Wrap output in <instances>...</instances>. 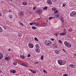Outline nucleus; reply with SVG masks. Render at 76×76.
<instances>
[{"instance_id": "f257e3e1", "label": "nucleus", "mask_w": 76, "mask_h": 76, "mask_svg": "<svg viewBox=\"0 0 76 76\" xmlns=\"http://www.w3.org/2000/svg\"><path fill=\"white\" fill-rule=\"evenodd\" d=\"M45 44L46 45L48 46L49 45H51L52 44V42L50 40H47L45 41Z\"/></svg>"}, {"instance_id": "f03ea898", "label": "nucleus", "mask_w": 76, "mask_h": 76, "mask_svg": "<svg viewBox=\"0 0 76 76\" xmlns=\"http://www.w3.org/2000/svg\"><path fill=\"white\" fill-rule=\"evenodd\" d=\"M65 61H66L64 60H60L58 61V63L59 64H60V65H64V64H66V63H65Z\"/></svg>"}, {"instance_id": "7ed1b4c3", "label": "nucleus", "mask_w": 76, "mask_h": 76, "mask_svg": "<svg viewBox=\"0 0 76 76\" xmlns=\"http://www.w3.org/2000/svg\"><path fill=\"white\" fill-rule=\"evenodd\" d=\"M70 15L71 17L73 18L74 17H76V12L75 11H73L71 12Z\"/></svg>"}, {"instance_id": "20e7f679", "label": "nucleus", "mask_w": 76, "mask_h": 76, "mask_svg": "<svg viewBox=\"0 0 76 76\" xmlns=\"http://www.w3.org/2000/svg\"><path fill=\"white\" fill-rule=\"evenodd\" d=\"M59 18L62 23H64V18H63L62 16L60 17Z\"/></svg>"}, {"instance_id": "39448f33", "label": "nucleus", "mask_w": 76, "mask_h": 76, "mask_svg": "<svg viewBox=\"0 0 76 76\" xmlns=\"http://www.w3.org/2000/svg\"><path fill=\"white\" fill-rule=\"evenodd\" d=\"M28 46L30 48H34V45L31 43H28Z\"/></svg>"}, {"instance_id": "423d86ee", "label": "nucleus", "mask_w": 76, "mask_h": 76, "mask_svg": "<svg viewBox=\"0 0 76 76\" xmlns=\"http://www.w3.org/2000/svg\"><path fill=\"white\" fill-rule=\"evenodd\" d=\"M47 3L48 4L51 5V4H52V1L51 0H48L47 1Z\"/></svg>"}, {"instance_id": "0eeeda50", "label": "nucleus", "mask_w": 76, "mask_h": 76, "mask_svg": "<svg viewBox=\"0 0 76 76\" xmlns=\"http://www.w3.org/2000/svg\"><path fill=\"white\" fill-rule=\"evenodd\" d=\"M29 70L30 72H31L32 73H34V74H35L37 73V72L35 71V70H34L31 69H29Z\"/></svg>"}, {"instance_id": "6e6552de", "label": "nucleus", "mask_w": 76, "mask_h": 76, "mask_svg": "<svg viewBox=\"0 0 76 76\" xmlns=\"http://www.w3.org/2000/svg\"><path fill=\"white\" fill-rule=\"evenodd\" d=\"M46 25H47V23H43L42 24V25L39 24V26H40L41 27V26L44 27L45 26H46Z\"/></svg>"}, {"instance_id": "1a4fd4ad", "label": "nucleus", "mask_w": 76, "mask_h": 76, "mask_svg": "<svg viewBox=\"0 0 76 76\" xmlns=\"http://www.w3.org/2000/svg\"><path fill=\"white\" fill-rule=\"evenodd\" d=\"M35 51H36V53H39L40 50H39V48H36L35 49Z\"/></svg>"}, {"instance_id": "9d476101", "label": "nucleus", "mask_w": 76, "mask_h": 76, "mask_svg": "<svg viewBox=\"0 0 76 76\" xmlns=\"http://www.w3.org/2000/svg\"><path fill=\"white\" fill-rule=\"evenodd\" d=\"M70 42L67 41H65L64 42V44L66 46V47L68 45V44H69V43Z\"/></svg>"}, {"instance_id": "9b49d317", "label": "nucleus", "mask_w": 76, "mask_h": 76, "mask_svg": "<svg viewBox=\"0 0 76 76\" xmlns=\"http://www.w3.org/2000/svg\"><path fill=\"white\" fill-rule=\"evenodd\" d=\"M55 53L57 54H58L60 53V51L58 50H55Z\"/></svg>"}, {"instance_id": "f8f14e48", "label": "nucleus", "mask_w": 76, "mask_h": 76, "mask_svg": "<svg viewBox=\"0 0 76 76\" xmlns=\"http://www.w3.org/2000/svg\"><path fill=\"white\" fill-rule=\"evenodd\" d=\"M69 67H72V68H75V65L74 64H70L69 65Z\"/></svg>"}, {"instance_id": "ddd939ff", "label": "nucleus", "mask_w": 76, "mask_h": 76, "mask_svg": "<svg viewBox=\"0 0 76 76\" xmlns=\"http://www.w3.org/2000/svg\"><path fill=\"white\" fill-rule=\"evenodd\" d=\"M3 58V53L1 52H0V59H2Z\"/></svg>"}, {"instance_id": "4468645a", "label": "nucleus", "mask_w": 76, "mask_h": 76, "mask_svg": "<svg viewBox=\"0 0 76 76\" xmlns=\"http://www.w3.org/2000/svg\"><path fill=\"white\" fill-rule=\"evenodd\" d=\"M22 4L24 6H26L28 4V2L26 1H24L23 2Z\"/></svg>"}, {"instance_id": "2eb2a0df", "label": "nucleus", "mask_w": 76, "mask_h": 76, "mask_svg": "<svg viewBox=\"0 0 76 76\" xmlns=\"http://www.w3.org/2000/svg\"><path fill=\"white\" fill-rule=\"evenodd\" d=\"M66 47H68V48H71V47H72V45L69 43Z\"/></svg>"}, {"instance_id": "dca6fc26", "label": "nucleus", "mask_w": 76, "mask_h": 76, "mask_svg": "<svg viewBox=\"0 0 76 76\" xmlns=\"http://www.w3.org/2000/svg\"><path fill=\"white\" fill-rule=\"evenodd\" d=\"M54 16L55 17V18H58L60 17V15H59V14H55Z\"/></svg>"}, {"instance_id": "f3484780", "label": "nucleus", "mask_w": 76, "mask_h": 76, "mask_svg": "<svg viewBox=\"0 0 76 76\" xmlns=\"http://www.w3.org/2000/svg\"><path fill=\"white\" fill-rule=\"evenodd\" d=\"M36 13L37 14H41V11L39 10H38L36 11Z\"/></svg>"}, {"instance_id": "a211bd4d", "label": "nucleus", "mask_w": 76, "mask_h": 76, "mask_svg": "<svg viewBox=\"0 0 76 76\" xmlns=\"http://www.w3.org/2000/svg\"><path fill=\"white\" fill-rule=\"evenodd\" d=\"M19 15L21 16H23V12L22 11H21L19 13Z\"/></svg>"}, {"instance_id": "6ab92c4d", "label": "nucleus", "mask_w": 76, "mask_h": 76, "mask_svg": "<svg viewBox=\"0 0 76 76\" xmlns=\"http://www.w3.org/2000/svg\"><path fill=\"white\" fill-rule=\"evenodd\" d=\"M60 35L63 36L66 35V33H62L60 34Z\"/></svg>"}, {"instance_id": "aec40b11", "label": "nucleus", "mask_w": 76, "mask_h": 76, "mask_svg": "<svg viewBox=\"0 0 76 76\" xmlns=\"http://www.w3.org/2000/svg\"><path fill=\"white\" fill-rule=\"evenodd\" d=\"M56 18L55 17H49V20H51V19H55Z\"/></svg>"}, {"instance_id": "412c9836", "label": "nucleus", "mask_w": 76, "mask_h": 76, "mask_svg": "<svg viewBox=\"0 0 76 76\" xmlns=\"http://www.w3.org/2000/svg\"><path fill=\"white\" fill-rule=\"evenodd\" d=\"M20 58H23V59H25V57L23 55H20Z\"/></svg>"}, {"instance_id": "4be33fe9", "label": "nucleus", "mask_w": 76, "mask_h": 76, "mask_svg": "<svg viewBox=\"0 0 76 76\" xmlns=\"http://www.w3.org/2000/svg\"><path fill=\"white\" fill-rule=\"evenodd\" d=\"M35 47L36 48H39V46L38 44H37L36 45Z\"/></svg>"}, {"instance_id": "5701e85b", "label": "nucleus", "mask_w": 76, "mask_h": 76, "mask_svg": "<svg viewBox=\"0 0 76 76\" xmlns=\"http://www.w3.org/2000/svg\"><path fill=\"white\" fill-rule=\"evenodd\" d=\"M52 10L54 11H56L57 10V8H56L53 7L52 8Z\"/></svg>"}, {"instance_id": "b1692460", "label": "nucleus", "mask_w": 76, "mask_h": 76, "mask_svg": "<svg viewBox=\"0 0 76 76\" xmlns=\"http://www.w3.org/2000/svg\"><path fill=\"white\" fill-rule=\"evenodd\" d=\"M68 32H73V31H72V29H68Z\"/></svg>"}, {"instance_id": "393cba45", "label": "nucleus", "mask_w": 76, "mask_h": 76, "mask_svg": "<svg viewBox=\"0 0 76 76\" xmlns=\"http://www.w3.org/2000/svg\"><path fill=\"white\" fill-rule=\"evenodd\" d=\"M18 64V63H17V62H15L13 63V65L14 66H16Z\"/></svg>"}, {"instance_id": "a878e982", "label": "nucleus", "mask_w": 76, "mask_h": 76, "mask_svg": "<svg viewBox=\"0 0 76 76\" xmlns=\"http://www.w3.org/2000/svg\"><path fill=\"white\" fill-rule=\"evenodd\" d=\"M3 29H2V28L0 27V32H3Z\"/></svg>"}, {"instance_id": "bb28decb", "label": "nucleus", "mask_w": 76, "mask_h": 76, "mask_svg": "<svg viewBox=\"0 0 76 76\" xmlns=\"http://www.w3.org/2000/svg\"><path fill=\"white\" fill-rule=\"evenodd\" d=\"M12 73H16V71L15 70H13L12 71Z\"/></svg>"}, {"instance_id": "cd10ccee", "label": "nucleus", "mask_w": 76, "mask_h": 76, "mask_svg": "<svg viewBox=\"0 0 76 76\" xmlns=\"http://www.w3.org/2000/svg\"><path fill=\"white\" fill-rule=\"evenodd\" d=\"M20 65H21V66H25V64L23 63H20Z\"/></svg>"}, {"instance_id": "c85d7f7f", "label": "nucleus", "mask_w": 76, "mask_h": 76, "mask_svg": "<svg viewBox=\"0 0 76 76\" xmlns=\"http://www.w3.org/2000/svg\"><path fill=\"white\" fill-rule=\"evenodd\" d=\"M36 26H39V23H36Z\"/></svg>"}, {"instance_id": "c756f323", "label": "nucleus", "mask_w": 76, "mask_h": 76, "mask_svg": "<svg viewBox=\"0 0 76 76\" xmlns=\"http://www.w3.org/2000/svg\"><path fill=\"white\" fill-rule=\"evenodd\" d=\"M31 28L33 29H37V27L34 26H32Z\"/></svg>"}, {"instance_id": "7c9ffc66", "label": "nucleus", "mask_w": 76, "mask_h": 76, "mask_svg": "<svg viewBox=\"0 0 76 76\" xmlns=\"http://www.w3.org/2000/svg\"><path fill=\"white\" fill-rule=\"evenodd\" d=\"M58 33H55L54 35H56V37H57V35H58Z\"/></svg>"}, {"instance_id": "2f4dec72", "label": "nucleus", "mask_w": 76, "mask_h": 76, "mask_svg": "<svg viewBox=\"0 0 76 76\" xmlns=\"http://www.w3.org/2000/svg\"><path fill=\"white\" fill-rule=\"evenodd\" d=\"M53 47H54V48H57V45H53Z\"/></svg>"}, {"instance_id": "473e14b6", "label": "nucleus", "mask_w": 76, "mask_h": 76, "mask_svg": "<svg viewBox=\"0 0 76 76\" xmlns=\"http://www.w3.org/2000/svg\"><path fill=\"white\" fill-rule=\"evenodd\" d=\"M41 60H43V58H44V55H42L41 56Z\"/></svg>"}, {"instance_id": "72a5a7b5", "label": "nucleus", "mask_w": 76, "mask_h": 76, "mask_svg": "<svg viewBox=\"0 0 76 76\" xmlns=\"http://www.w3.org/2000/svg\"><path fill=\"white\" fill-rule=\"evenodd\" d=\"M48 9L47 7H44L43 10H45V9Z\"/></svg>"}, {"instance_id": "f704fd0d", "label": "nucleus", "mask_w": 76, "mask_h": 76, "mask_svg": "<svg viewBox=\"0 0 76 76\" xmlns=\"http://www.w3.org/2000/svg\"><path fill=\"white\" fill-rule=\"evenodd\" d=\"M5 60H9V58L8 57H6L5 58Z\"/></svg>"}, {"instance_id": "c9c22d12", "label": "nucleus", "mask_w": 76, "mask_h": 76, "mask_svg": "<svg viewBox=\"0 0 76 76\" xmlns=\"http://www.w3.org/2000/svg\"><path fill=\"white\" fill-rule=\"evenodd\" d=\"M34 39L37 41H38V39L37 37H34Z\"/></svg>"}, {"instance_id": "e433bc0d", "label": "nucleus", "mask_w": 76, "mask_h": 76, "mask_svg": "<svg viewBox=\"0 0 76 76\" xmlns=\"http://www.w3.org/2000/svg\"><path fill=\"white\" fill-rule=\"evenodd\" d=\"M58 13V10H57L54 12V14H55V13Z\"/></svg>"}, {"instance_id": "4c0bfd02", "label": "nucleus", "mask_w": 76, "mask_h": 76, "mask_svg": "<svg viewBox=\"0 0 76 76\" xmlns=\"http://www.w3.org/2000/svg\"><path fill=\"white\" fill-rule=\"evenodd\" d=\"M58 42H59V43H60V44H62V41H61V40H58Z\"/></svg>"}, {"instance_id": "58836bf2", "label": "nucleus", "mask_w": 76, "mask_h": 76, "mask_svg": "<svg viewBox=\"0 0 76 76\" xmlns=\"http://www.w3.org/2000/svg\"><path fill=\"white\" fill-rule=\"evenodd\" d=\"M43 72L44 73H47V72L46 70H44L43 71Z\"/></svg>"}, {"instance_id": "ea45409f", "label": "nucleus", "mask_w": 76, "mask_h": 76, "mask_svg": "<svg viewBox=\"0 0 76 76\" xmlns=\"http://www.w3.org/2000/svg\"><path fill=\"white\" fill-rule=\"evenodd\" d=\"M66 29H64V33H66Z\"/></svg>"}, {"instance_id": "a19ab883", "label": "nucleus", "mask_w": 76, "mask_h": 76, "mask_svg": "<svg viewBox=\"0 0 76 76\" xmlns=\"http://www.w3.org/2000/svg\"><path fill=\"white\" fill-rule=\"evenodd\" d=\"M31 57V54H29L27 56V57Z\"/></svg>"}, {"instance_id": "79ce46f5", "label": "nucleus", "mask_w": 76, "mask_h": 76, "mask_svg": "<svg viewBox=\"0 0 76 76\" xmlns=\"http://www.w3.org/2000/svg\"><path fill=\"white\" fill-rule=\"evenodd\" d=\"M36 8H37V7H33V10H35V9H36Z\"/></svg>"}, {"instance_id": "37998d69", "label": "nucleus", "mask_w": 76, "mask_h": 76, "mask_svg": "<svg viewBox=\"0 0 76 76\" xmlns=\"http://www.w3.org/2000/svg\"><path fill=\"white\" fill-rule=\"evenodd\" d=\"M9 17L10 18V19H12V16L11 15H9Z\"/></svg>"}, {"instance_id": "c03bdc74", "label": "nucleus", "mask_w": 76, "mask_h": 76, "mask_svg": "<svg viewBox=\"0 0 76 76\" xmlns=\"http://www.w3.org/2000/svg\"><path fill=\"white\" fill-rule=\"evenodd\" d=\"M30 25H33V22L30 23Z\"/></svg>"}, {"instance_id": "a18cd8bd", "label": "nucleus", "mask_w": 76, "mask_h": 76, "mask_svg": "<svg viewBox=\"0 0 76 76\" xmlns=\"http://www.w3.org/2000/svg\"><path fill=\"white\" fill-rule=\"evenodd\" d=\"M67 74H65L63 75V76H67Z\"/></svg>"}, {"instance_id": "49530a36", "label": "nucleus", "mask_w": 76, "mask_h": 76, "mask_svg": "<svg viewBox=\"0 0 76 76\" xmlns=\"http://www.w3.org/2000/svg\"><path fill=\"white\" fill-rule=\"evenodd\" d=\"M19 23L20 24V25H23V23H20V22H19Z\"/></svg>"}, {"instance_id": "de8ad7c7", "label": "nucleus", "mask_w": 76, "mask_h": 76, "mask_svg": "<svg viewBox=\"0 0 76 76\" xmlns=\"http://www.w3.org/2000/svg\"><path fill=\"white\" fill-rule=\"evenodd\" d=\"M66 5L64 4H63V7H65Z\"/></svg>"}, {"instance_id": "09e8293b", "label": "nucleus", "mask_w": 76, "mask_h": 76, "mask_svg": "<svg viewBox=\"0 0 76 76\" xmlns=\"http://www.w3.org/2000/svg\"><path fill=\"white\" fill-rule=\"evenodd\" d=\"M35 24H36V22H33V25H35Z\"/></svg>"}, {"instance_id": "8fccbe9b", "label": "nucleus", "mask_w": 76, "mask_h": 76, "mask_svg": "<svg viewBox=\"0 0 76 76\" xmlns=\"http://www.w3.org/2000/svg\"><path fill=\"white\" fill-rule=\"evenodd\" d=\"M50 40H51V41H54V39L51 38Z\"/></svg>"}, {"instance_id": "3c124183", "label": "nucleus", "mask_w": 76, "mask_h": 76, "mask_svg": "<svg viewBox=\"0 0 76 76\" xmlns=\"http://www.w3.org/2000/svg\"><path fill=\"white\" fill-rule=\"evenodd\" d=\"M12 69H11L10 70V73H11V72H12Z\"/></svg>"}, {"instance_id": "603ef678", "label": "nucleus", "mask_w": 76, "mask_h": 76, "mask_svg": "<svg viewBox=\"0 0 76 76\" xmlns=\"http://www.w3.org/2000/svg\"><path fill=\"white\" fill-rule=\"evenodd\" d=\"M53 1H54L55 2H56L57 1V0H52Z\"/></svg>"}, {"instance_id": "864d4df0", "label": "nucleus", "mask_w": 76, "mask_h": 76, "mask_svg": "<svg viewBox=\"0 0 76 76\" xmlns=\"http://www.w3.org/2000/svg\"><path fill=\"white\" fill-rule=\"evenodd\" d=\"M62 50L63 51H64V52H66V50H64V49H62Z\"/></svg>"}, {"instance_id": "5fc2aeb1", "label": "nucleus", "mask_w": 76, "mask_h": 76, "mask_svg": "<svg viewBox=\"0 0 76 76\" xmlns=\"http://www.w3.org/2000/svg\"><path fill=\"white\" fill-rule=\"evenodd\" d=\"M39 62H35L36 64H38Z\"/></svg>"}, {"instance_id": "6e6d98bb", "label": "nucleus", "mask_w": 76, "mask_h": 76, "mask_svg": "<svg viewBox=\"0 0 76 76\" xmlns=\"http://www.w3.org/2000/svg\"><path fill=\"white\" fill-rule=\"evenodd\" d=\"M2 73V71L1 70H0V73Z\"/></svg>"}, {"instance_id": "4d7b16f0", "label": "nucleus", "mask_w": 76, "mask_h": 76, "mask_svg": "<svg viewBox=\"0 0 76 76\" xmlns=\"http://www.w3.org/2000/svg\"><path fill=\"white\" fill-rule=\"evenodd\" d=\"M26 66V67H28V65H25V66Z\"/></svg>"}, {"instance_id": "13d9d810", "label": "nucleus", "mask_w": 76, "mask_h": 76, "mask_svg": "<svg viewBox=\"0 0 76 76\" xmlns=\"http://www.w3.org/2000/svg\"><path fill=\"white\" fill-rule=\"evenodd\" d=\"M0 16H1V13L0 12Z\"/></svg>"}, {"instance_id": "bf43d9fd", "label": "nucleus", "mask_w": 76, "mask_h": 76, "mask_svg": "<svg viewBox=\"0 0 76 76\" xmlns=\"http://www.w3.org/2000/svg\"><path fill=\"white\" fill-rule=\"evenodd\" d=\"M11 50L10 48L9 49V51H10Z\"/></svg>"}, {"instance_id": "052dcab7", "label": "nucleus", "mask_w": 76, "mask_h": 76, "mask_svg": "<svg viewBox=\"0 0 76 76\" xmlns=\"http://www.w3.org/2000/svg\"><path fill=\"white\" fill-rule=\"evenodd\" d=\"M38 19H39V20H41V18H38Z\"/></svg>"}, {"instance_id": "680f3d73", "label": "nucleus", "mask_w": 76, "mask_h": 76, "mask_svg": "<svg viewBox=\"0 0 76 76\" xmlns=\"http://www.w3.org/2000/svg\"><path fill=\"white\" fill-rule=\"evenodd\" d=\"M9 12H11V11L10 10L9 11Z\"/></svg>"}, {"instance_id": "e2e57ef3", "label": "nucleus", "mask_w": 76, "mask_h": 76, "mask_svg": "<svg viewBox=\"0 0 76 76\" xmlns=\"http://www.w3.org/2000/svg\"><path fill=\"white\" fill-rule=\"evenodd\" d=\"M74 56H76V54H74Z\"/></svg>"}, {"instance_id": "0e129e2a", "label": "nucleus", "mask_w": 76, "mask_h": 76, "mask_svg": "<svg viewBox=\"0 0 76 76\" xmlns=\"http://www.w3.org/2000/svg\"><path fill=\"white\" fill-rule=\"evenodd\" d=\"M39 1H41V0H39Z\"/></svg>"}, {"instance_id": "69168bd1", "label": "nucleus", "mask_w": 76, "mask_h": 76, "mask_svg": "<svg viewBox=\"0 0 76 76\" xmlns=\"http://www.w3.org/2000/svg\"><path fill=\"white\" fill-rule=\"evenodd\" d=\"M10 0V1H13V0Z\"/></svg>"}]
</instances>
